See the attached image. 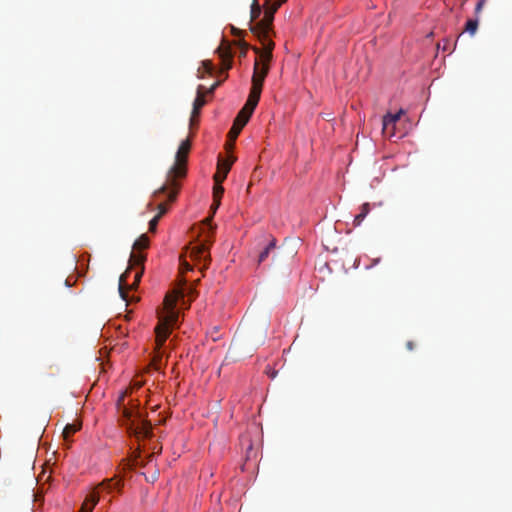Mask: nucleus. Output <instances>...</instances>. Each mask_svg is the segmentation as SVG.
Returning a JSON list of instances; mask_svg holds the SVG:
<instances>
[{
	"mask_svg": "<svg viewBox=\"0 0 512 512\" xmlns=\"http://www.w3.org/2000/svg\"><path fill=\"white\" fill-rule=\"evenodd\" d=\"M177 295H166L163 307L157 311L158 324L155 327L156 349L159 350L170 335V327L177 323L179 313L176 311Z\"/></svg>",
	"mask_w": 512,
	"mask_h": 512,
	"instance_id": "7ed1b4c3",
	"label": "nucleus"
},
{
	"mask_svg": "<svg viewBox=\"0 0 512 512\" xmlns=\"http://www.w3.org/2000/svg\"><path fill=\"white\" fill-rule=\"evenodd\" d=\"M238 44L240 46L239 57L240 58L246 57L247 51L249 49V45L246 42H244V41H239Z\"/></svg>",
	"mask_w": 512,
	"mask_h": 512,
	"instance_id": "b1692460",
	"label": "nucleus"
},
{
	"mask_svg": "<svg viewBox=\"0 0 512 512\" xmlns=\"http://www.w3.org/2000/svg\"><path fill=\"white\" fill-rule=\"evenodd\" d=\"M241 131H239L238 129L234 128V127H231L229 133H228V137H229V145L232 146L234 141L237 139L238 135L240 134Z\"/></svg>",
	"mask_w": 512,
	"mask_h": 512,
	"instance_id": "5701e85b",
	"label": "nucleus"
},
{
	"mask_svg": "<svg viewBox=\"0 0 512 512\" xmlns=\"http://www.w3.org/2000/svg\"><path fill=\"white\" fill-rule=\"evenodd\" d=\"M235 161L234 157H229L226 160L220 159L217 165V172L214 174V182H223Z\"/></svg>",
	"mask_w": 512,
	"mask_h": 512,
	"instance_id": "9d476101",
	"label": "nucleus"
},
{
	"mask_svg": "<svg viewBox=\"0 0 512 512\" xmlns=\"http://www.w3.org/2000/svg\"><path fill=\"white\" fill-rule=\"evenodd\" d=\"M245 125H246V123H243V122H241L240 119L235 118L232 127H234L236 129H238L239 131H241L244 128Z\"/></svg>",
	"mask_w": 512,
	"mask_h": 512,
	"instance_id": "bb28decb",
	"label": "nucleus"
},
{
	"mask_svg": "<svg viewBox=\"0 0 512 512\" xmlns=\"http://www.w3.org/2000/svg\"><path fill=\"white\" fill-rule=\"evenodd\" d=\"M203 66H204L206 72L209 73V74H211L213 72V70H214V65H213V63L211 61H208V60L204 61L203 62Z\"/></svg>",
	"mask_w": 512,
	"mask_h": 512,
	"instance_id": "393cba45",
	"label": "nucleus"
},
{
	"mask_svg": "<svg viewBox=\"0 0 512 512\" xmlns=\"http://www.w3.org/2000/svg\"><path fill=\"white\" fill-rule=\"evenodd\" d=\"M406 347L408 350H413L414 349V343L412 341H408L407 344H406Z\"/></svg>",
	"mask_w": 512,
	"mask_h": 512,
	"instance_id": "7c9ffc66",
	"label": "nucleus"
},
{
	"mask_svg": "<svg viewBox=\"0 0 512 512\" xmlns=\"http://www.w3.org/2000/svg\"><path fill=\"white\" fill-rule=\"evenodd\" d=\"M220 204H221V200H219V199H214V198H213V203H212V205H211V207H210V210H211V212H212V215H211L210 217L206 218V220H205V221H206L207 223H210V221H211V219H212L213 215L215 214L216 210L219 208Z\"/></svg>",
	"mask_w": 512,
	"mask_h": 512,
	"instance_id": "4be33fe9",
	"label": "nucleus"
},
{
	"mask_svg": "<svg viewBox=\"0 0 512 512\" xmlns=\"http://www.w3.org/2000/svg\"><path fill=\"white\" fill-rule=\"evenodd\" d=\"M276 247V239L274 237H271L268 244L264 247L263 251L259 254L258 262L262 263L264 262L271 251H273Z\"/></svg>",
	"mask_w": 512,
	"mask_h": 512,
	"instance_id": "4468645a",
	"label": "nucleus"
},
{
	"mask_svg": "<svg viewBox=\"0 0 512 512\" xmlns=\"http://www.w3.org/2000/svg\"><path fill=\"white\" fill-rule=\"evenodd\" d=\"M65 285H66V286H70V283H69V280H68V279H66V280H65Z\"/></svg>",
	"mask_w": 512,
	"mask_h": 512,
	"instance_id": "473e14b6",
	"label": "nucleus"
},
{
	"mask_svg": "<svg viewBox=\"0 0 512 512\" xmlns=\"http://www.w3.org/2000/svg\"><path fill=\"white\" fill-rule=\"evenodd\" d=\"M191 149L190 139L183 140L175 155V162L169 169L165 183L155 192V195L168 192L169 201L176 199L180 184L177 179H182L187 174V160Z\"/></svg>",
	"mask_w": 512,
	"mask_h": 512,
	"instance_id": "f257e3e1",
	"label": "nucleus"
},
{
	"mask_svg": "<svg viewBox=\"0 0 512 512\" xmlns=\"http://www.w3.org/2000/svg\"><path fill=\"white\" fill-rule=\"evenodd\" d=\"M245 125H246V123H243V122H241L240 119L235 118L232 127H234L236 129H238L239 131H241L244 128Z\"/></svg>",
	"mask_w": 512,
	"mask_h": 512,
	"instance_id": "a878e982",
	"label": "nucleus"
},
{
	"mask_svg": "<svg viewBox=\"0 0 512 512\" xmlns=\"http://www.w3.org/2000/svg\"><path fill=\"white\" fill-rule=\"evenodd\" d=\"M163 216V212H158L149 222V231L155 232L160 218Z\"/></svg>",
	"mask_w": 512,
	"mask_h": 512,
	"instance_id": "412c9836",
	"label": "nucleus"
},
{
	"mask_svg": "<svg viewBox=\"0 0 512 512\" xmlns=\"http://www.w3.org/2000/svg\"><path fill=\"white\" fill-rule=\"evenodd\" d=\"M216 52L221 60V72H226L232 67L233 54L230 44L226 40H222L221 45L217 48Z\"/></svg>",
	"mask_w": 512,
	"mask_h": 512,
	"instance_id": "6e6552de",
	"label": "nucleus"
},
{
	"mask_svg": "<svg viewBox=\"0 0 512 512\" xmlns=\"http://www.w3.org/2000/svg\"><path fill=\"white\" fill-rule=\"evenodd\" d=\"M485 1L486 0H479L478 3L476 4V7H475V14L478 15L483 7H484V4H485Z\"/></svg>",
	"mask_w": 512,
	"mask_h": 512,
	"instance_id": "cd10ccee",
	"label": "nucleus"
},
{
	"mask_svg": "<svg viewBox=\"0 0 512 512\" xmlns=\"http://www.w3.org/2000/svg\"><path fill=\"white\" fill-rule=\"evenodd\" d=\"M146 255L142 251L134 250L129 259V267L119 279V293L123 300H126L125 287L134 289L140 282L144 273V262Z\"/></svg>",
	"mask_w": 512,
	"mask_h": 512,
	"instance_id": "20e7f679",
	"label": "nucleus"
},
{
	"mask_svg": "<svg viewBox=\"0 0 512 512\" xmlns=\"http://www.w3.org/2000/svg\"><path fill=\"white\" fill-rule=\"evenodd\" d=\"M403 110H400L396 114H387L383 117L382 120V132L385 136L391 138L395 135V125L396 122L400 119Z\"/></svg>",
	"mask_w": 512,
	"mask_h": 512,
	"instance_id": "1a4fd4ad",
	"label": "nucleus"
},
{
	"mask_svg": "<svg viewBox=\"0 0 512 512\" xmlns=\"http://www.w3.org/2000/svg\"><path fill=\"white\" fill-rule=\"evenodd\" d=\"M258 102L254 101L252 99H247L245 105L243 108L238 112L236 118L240 119L241 122L246 123L249 121L250 117L252 116Z\"/></svg>",
	"mask_w": 512,
	"mask_h": 512,
	"instance_id": "9b49d317",
	"label": "nucleus"
},
{
	"mask_svg": "<svg viewBox=\"0 0 512 512\" xmlns=\"http://www.w3.org/2000/svg\"><path fill=\"white\" fill-rule=\"evenodd\" d=\"M149 238L146 234H142L133 244V250L142 251L149 247Z\"/></svg>",
	"mask_w": 512,
	"mask_h": 512,
	"instance_id": "2eb2a0df",
	"label": "nucleus"
},
{
	"mask_svg": "<svg viewBox=\"0 0 512 512\" xmlns=\"http://www.w3.org/2000/svg\"><path fill=\"white\" fill-rule=\"evenodd\" d=\"M202 88H203L202 86L198 87L197 96L193 103L192 116L197 115L199 113V110L205 105V99H204V95L202 93Z\"/></svg>",
	"mask_w": 512,
	"mask_h": 512,
	"instance_id": "ddd939ff",
	"label": "nucleus"
},
{
	"mask_svg": "<svg viewBox=\"0 0 512 512\" xmlns=\"http://www.w3.org/2000/svg\"><path fill=\"white\" fill-rule=\"evenodd\" d=\"M120 488V481L115 479H108L100 483L93 491H91L85 498L80 512H92L93 508L99 501L100 491L111 492L114 489Z\"/></svg>",
	"mask_w": 512,
	"mask_h": 512,
	"instance_id": "0eeeda50",
	"label": "nucleus"
},
{
	"mask_svg": "<svg viewBox=\"0 0 512 512\" xmlns=\"http://www.w3.org/2000/svg\"><path fill=\"white\" fill-rule=\"evenodd\" d=\"M262 13V7L260 6L258 0H253L251 4L250 18L251 22L255 21L259 18Z\"/></svg>",
	"mask_w": 512,
	"mask_h": 512,
	"instance_id": "f3484780",
	"label": "nucleus"
},
{
	"mask_svg": "<svg viewBox=\"0 0 512 512\" xmlns=\"http://www.w3.org/2000/svg\"><path fill=\"white\" fill-rule=\"evenodd\" d=\"M287 0L272 1L268 0L264 5V17L254 25H250V30L257 36L263 46V58L266 61H271L274 49V42L270 38L272 32V24L274 20V14L279 7Z\"/></svg>",
	"mask_w": 512,
	"mask_h": 512,
	"instance_id": "f03ea898",
	"label": "nucleus"
},
{
	"mask_svg": "<svg viewBox=\"0 0 512 512\" xmlns=\"http://www.w3.org/2000/svg\"><path fill=\"white\" fill-rule=\"evenodd\" d=\"M125 422L123 425L126 426L129 434L136 437H149L152 431L151 424L143 419L141 415H133V413L127 409L123 411Z\"/></svg>",
	"mask_w": 512,
	"mask_h": 512,
	"instance_id": "423d86ee",
	"label": "nucleus"
},
{
	"mask_svg": "<svg viewBox=\"0 0 512 512\" xmlns=\"http://www.w3.org/2000/svg\"><path fill=\"white\" fill-rule=\"evenodd\" d=\"M190 257L193 260H207L209 257L208 248L204 244L195 245L190 249Z\"/></svg>",
	"mask_w": 512,
	"mask_h": 512,
	"instance_id": "f8f14e48",
	"label": "nucleus"
},
{
	"mask_svg": "<svg viewBox=\"0 0 512 512\" xmlns=\"http://www.w3.org/2000/svg\"><path fill=\"white\" fill-rule=\"evenodd\" d=\"M370 211V205L369 203H364L362 206H361V212L359 214H357L354 218V225L355 226H358L361 224V222L365 219V217L367 216V214L369 213Z\"/></svg>",
	"mask_w": 512,
	"mask_h": 512,
	"instance_id": "dca6fc26",
	"label": "nucleus"
},
{
	"mask_svg": "<svg viewBox=\"0 0 512 512\" xmlns=\"http://www.w3.org/2000/svg\"><path fill=\"white\" fill-rule=\"evenodd\" d=\"M220 84V82H216L210 89V91H213L218 85Z\"/></svg>",
	"mask_w": 512,
	"mask_h": 512,
	"instance_id": "2f4dec72",
	"label": "nucleus"
},
{
	"mask_svg": "<svg viewBox=\"0 0 512 512\" xmlns=\"http://www.w3.org/2000/svg\"><path fill=\"white\" fill-rule=\"evenodd\" d=\"M478 28V19H469L466 22L465 31L470 33L471 35H474Z\"/></svg>",
	"mask_w": 512,
	"mask_h": 512,
	"instance_id": "6ab92c4d",
	"label": "nucleus"
},
{
	"mask_svg": "<svg viewBox=\"0 0 512 512\" xmlns=\"http://www.w3.org/2000/svg\"><path fill=\"white\" fill-rule=\"evenodd\" d=\"M158 212H163V215L167 212V207L164 203H160L158 205Z\"/></svg>",
	"mask_w": 512,
	"mask_h": 512,
	"instance_id": "c85d7f7f",
	"label": "nucleus"
},
{
	"mask_svg": "<svg viewBox=\"0 0 512 512\" xmlns=\"http://www.w3.org/2000/svg\"><path fill=\"white\" fill-rule=\"evenodd\" d=\"M80 429V425L78 424H67L63 429V437L65 440H68L74 433H76Z\"/></svg>",
	"mask_w": 512,
	"mask_h": 512,
	"instance_id": "a211bd4d",
	"label": "nucleus"
},
{
	"mask_svg": "<svg viewBox=\"0 0 512 512\" xmlns=\"http://www.w3.org/2000/svg\"><path fill=\"white\" fill-rule=\"evenodd\" d=\"M224 194V188L222 186V182H215L213 187V198L221 200Z\"/></svg>",
	"mask_w": 512,
	"mask_h": 512,
	"instance_id": "aec40b11",
	"label": "nucleus"
},
{
	"mask_svg": "<svg viewBox=\"0 0 512 512\" xmlns=\"http://www.w3.org/2000/svg\"><path fill=\"white\" fill-rule=\"evenodd\" d=\"M232 33L235 35V36H241L242 35V31L241 30H238L237 28L235 27H232Z\"/></svg>",
	"mask_w": 512,
	"mask_h": 512,
	"instance_id": "c756f323",
	"label": "nucleus"
},
{
	"mask_svg": "<svg viewBox=\"0 0 512 512\" xmlns=\"http://www.w3.org/2000/svg\"><path fill=\"white\" fill-rule=\"evenodd\" d=\"M252 49L256 54L259 55V58L255 59L254 71L252 76V87L248 98L252 99L253 102H259L263 83L269 71L270 61H266L263 58V51H261L258 47H252Z\"/></svg>",
	"mask_w": 512,
	"mask_h": 512,
	"instance_id": "39448f33",
	"label": "nucleus"
}]
</instances>
